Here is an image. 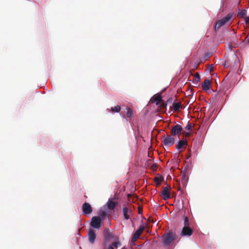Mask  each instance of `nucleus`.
I'll return each instance as SVG.
<instances>
[{
	"label": "nucleus",
	"mask_w": 249,
	"mask_h": 249,
	"mask_svg": "<svg viewBox=\"0 0 249 249\" xmlns=\"http://www.w3.org/2000/svg\"><path fill=\"white\" fill-rule=\"evenodd\" d=\"M190 156H186V160H188L190 158Z\"/></svg>",
	"instance_id": "41"
},
{
	"label": "nucleus",
	"mask_w": 249,
	"mask_h": 249,
	"mask_svg": "<svg viewBox=\"0 0 249 249\" xmlns=\"http://www.w3.org/2000/svg\"><path fill=\"white\" fill-rule=\"evenodd\" d=\"M104 220L99 218V216L94 215L92 216L89 222L90 229L93 230H100L104 225Z\"/></svg>",
	"instance_id": "4"
},
{
	"label": "nucleus",
	"mask_w": 249,
	"mask_h": 249,
	"mask_svg": "<svg viewBox=\"0 0 249 249\" xmlns=\"http://www.w3.org/2000/svg\"><path fill=\"white\" fill-rule=\"evenodd\" d=\"M201 80V76L199 74H197L196 75L193 79V80L192 81V83L195 85H198Z\"/></svg>",
	"instance_id": "22"
},
{
	"label": "nucleus",
	"mask_w": 249,
	"mask_h": 249,
	"mask_svg": "<svg viewBox=\"0 0 249 249\" xmlns=\"http://www.w3.org/2000/svg\"><path fill=\"white\" fill-rule=\"evenodd\" d=\"M184 129H186V130H188V131H192V125L191 124L189 123V122H188L187 125H186V126L184 127Z\"/></svg>",
	"instance_id": "31"
},
{
	"label": "nucleus",
	"mask_w": 249,
	"mask_h": 249,
	"mask_svg": "<svg viewBox=\"0 0 249 249\" xmlns=\"http://www.w3.org/2000/svg\"><path fill=\"white\" fill-rule=\"evenodd\" d=\"M178 139V141L175 144L176 149L179 150L184 149L187 144L186 139L185 138L180 139L179 138Z\"/></svg>",
	"instance_id": "12"
},
{
	"label": "nucleus",
	"mask_w": 249,
	"mask_h": 249,
	"mask_svg": "<svg viewBox=\"0 0 249 249\" xmlns=\"http://www.w3.org/2000/svg\"><path fill=\"white\" fill-rule=\"evenodd\" d=\"M173 107L175 111L179 110L181 107V105L179 103L174 102L173 103Z\"/></svg>",
	"instance_id": "25"
},
{
	"label": "nucleus",
	"mask_w": 249,
	"mask_h": 249,
	"mask_svg": "<svg viewBox=\"0 0 249 249\" xmlns=\"http://www.w3.org/2000/svg\"><path fill=\"white\" fill-rule=\"evenodd\" d=\"M166 102H167V104H173V98L172 97L168 98V99L167 100Z\"/></svg>",
	"instance_id": "34"
},
{
	"label": "nucleus",
	"mask_w": 249,
	"mask_h": 249,
	"mask_svg": "<svg viewBox=\"0 0 249 249\" xmlns=\"http://www.w3.org/2000/svg\"><path fill=\"white\" fill-rule=\"evenodd\" d=\"M105 246H107L108 249H113V247H115L114 243H108L107 245H105Z\"/></svg>",
	"instance_id": "32"
},
{
	"label": "nucleus",
	"mask_w": 249,
	"mask_h": 249,
	"mask_svg": "<svg viewBox=\"0 0 249 249\" xmlns=\"http://www.w3.org/2000/svg\"><path fill=\"white\" fill-rule=\"evenodd\" d=\"M205 249H215L214 247H212L211 244H207L205 246Z\"/></svg>",
	"instance_id": "33"
},
{
	"label": "nucleus",
	"mask_w": 249,
	"mask_h": 249,
	"mask_svg": "<svg viewBox=\"0 0 249 249\" xmlns=\"http://www.w3.org/2000/svg\"><path fill=\"white\" fill-rule=\"evenodd\" d=\"M189 174H188L181 172V180L182 185L184 187H186L187 186V183L189 180Z\"/></svg>",
	"instance_id": "16"
},
{
	"label": "nucleus",
	"mask_w": 249,
	"mask_h": 249,
	"mask_svg": "<svg viewBox=\"0 0 249 249\" xmlns=\"http://www.w3.org/2000/svg\"><path fill=\"white\" fill-rule=\"evenodd\" d=\"M193 234V230L190 226H183L180 232V235L181 237H190Z\"/></svg>",
	"instance_id": "13"
},
{
	"label": "nucleus",
	"mask_w": 249,
	"mask_h": 249,
	"mask_svg": "<svg viewBox=\"0 0 249 249\" xmlns=\"http://www.w3.org/2000/svg\"><path fill=\"white\" fill-rule=\"evenodd\" d=\"M81 211L83 214L89 215L92 213L93 209L89 203L85 202L81 207Z\"/></svg>",
	"instance_id": "8"
},
{
	"label": "nucleus",
	"mask_w": 249,
	"mask_h": 249,
	"mask_svg": "<svg viewBox=\"0 0 249 249\" xmlns=\"http://www.w3.org/2000/svg\"><path fill=\"white\" fill-rule=\"evenodd\" d=\"M115 206L114 202L111 198H109L108 201L103 206L101 207L97 212V215L99 218L104 220H107L108 218V214L111 210Z\"/></svg>",
	"instance_id": "1"
},
{
	"label": "nucleus",
	"mask_w": 249,
	"mask_h": 249,
	"mask_svg": "<svg viewBox=\"0 0 249 249\" xmlns=\"http://www.w3.org/2000/svg\"><path fill=\"white\" fill-rule=\"evenodd\" d=\"M141 233L136 231L134 232H133L131 236V240L133 245H135V240L139 237Z\"/></svg>",
	"instance_id": "21"
},
{
	"label": "nucleus",
	"mask_w": 249,
	"mask_h": 249,
	"mask_svg": "<svg viewBox=\"0 0 249 249\" xmlns=\"http://www.w3.org/2000/svg\"><path fill=\"white\" fill-rule=\"evenodd\" d=\"M175 142V139L172 135H166L162 139L163 144L166 147L171 146Z\"/></svg>",
	"instance_id": "9"
},
{
	"label": "nucleus",
	"mask_w": 249,
	"mask_h": 249,
	"mask_svg": "<svg viewBox=\"0 0 249 249\" xmlns=\"http://www.w3.org/2000/svg\"><path fill=\"white\" fill-rule=\"evenodd\" d=\"M126 110L124 111V114L123 111H121L120 114H122V117L126 119V118H131L134 117L132 110L130 108H125Z\"/></svg>",
	"instance_id": "15"
},
{
	"label": "nucleus",
	"mask_w": 249,
	"mask_h": 249,
	"mask_svg": "<svg viewBox=\"0 0 249 249\" xmlns=\"http://www.w3.org/2000/svg\"><path fill=\"white\" fill-rule=\"evenodd\" d=\"M212 55V53H210L209 52H206L204 53V55L203 56V57L201 58V60L202 61H205L206 60L208 59L210 57V56Z\"/></svg>",
	"instance_id": "26"
},
{
	"label": "nucleus",
	"mask_w": 249,
	"mask_h": 249,
	"mask_svg": "<svg viewBox=\"0 0 249 249\" xmlns=\"http://www.w3.org/2000/svg\"><path fill=\"white\" fill-rule=\"evenodd\" d=\"M236 67H240V63H239V59H237V61L236 62Z\"/></svg>",
	"instance_id": "40"
},
{
	"label": "nucleus",
	"mask_w": 249,
	"mask_h": 249,
	"mask_svg": "<svg viewBox=\"0 0 249 249\" xmlns=\"http://www.w3.org/2000/svg\"><path fill=\"white\" fill-rule=\"evenodd\" d=\"M191 168H192L191 161H187L186 165L184 167V168L181 171V172L189 174L191 172Z\"/></svg>",
	"instance_id": "18"
},
{
	"label": "nucleus",
	"mask_w": 249,
	"mask_h": 249,
	"mask_svg": "<svg viewBox=\"0 0 249 249\" xmlns=\"http://www.w3.org/2000/svg\"><path fill=\"white\" fill-rule=\"evenodd\" d=\"M203 89L208 93H212L214 92V90L212 89L210 87V80L208 79H206L202 84Z\"/></svg>",
	"instance_id": "14"
},
{
	"label": "nucleus",
	"mask_w": 249,
	"mask_h": 249,
	"mask_svg": "<svg viewBox=\"0 0 249 249\" xmlns=\"http://www.w3.org/2000/svg\"><path fill=\"white\" fill-rule=\"evenodd\" d=\"M182 126L179 124H176L173 125L171 128L172 135L177 137L179 139L181 131L182 130Z\"/></svg>",
	"instance_id": "11"
},
{
	"label": "nucleus",
	"mask_w": 249,
	"mask_h": 249,
	"mask_svg": "<svg viewBox=\"0 0 249 249\" xmlns=\"http://www.w3.org/2000/svg\"><path fill=\"white\" fill-rule=\"evenodd\" d=\"M202 62L203 61L201 60V59L200 58H199L198 60L196 61L194 64V68L195 69H197L198 68L199 63H200Z\"/></svg>",
	"instance_id": "30"
},
{
	"label": "nucleus",
	"mask_w": 249,
	"mask_h": 249,
	"mask_svg": "<svg viewBox=\"0 0 249 249\" xmlns=\"http://www.w3.org/2000/svg\"><path fill=\"white\" fill-rule=\"evenodd\" d=\"M228 48L231 51H233V49H232V45L231 44V43H229V45H228Z\"/></svg>",
	"instance_id": "37"
},
{
	"label": "nucleus",
	"mask_w": 249,
	"mask_h": 249,
	"mask_svg": "<svg viewBox=\"0 0 249 249\" xmlns=\"http://www.w3.org/2000/svg\"><path fill=\"white\" fill-rule=\"evenodd\" d=\"M183 222H184V226H190V222H189V219L186 216L183 215Z\"/></svg>",
	"instance_id": "28"
},
{
	"label": "nucleus",
	"mask_w": 249,
	"mask_h": 249,
	"mask_svg": "<svg viewBox=\"0 0 249 249\" xmlns=\"http://www.w3.org/2000/svg\"><path fill=\"white\" fill-rule=\"evenodd\" d=\"M108 112L113 114L116 113H119L121 111V107L120 106L117 105L116 106L111 107L110 108H107V109Z\"/></svg>",
	"instance_id": "17"
},
{
	"label": "nucleus",
	"mask_w": 249,
	"mask_h": 249,
	"mask_svg": "<svg viewBox=\"0 0 249 249\" xmlns=\"http://www.w3.org/2000/svg\"><path fill=\"white\" fill-rule=\"evenodd\" d=\"M162 98V96L160 94H159L154 99V102L155 103L156 106L159 105Z\"/></svg>",
	"instance_id": "23"
},
{
	"label": "nucleus",
	"mask_w": 249,
	"mask_h": 249,
	"mask_svg": "<svg viewBox=\"0 0 249 249\" xmlns=\"http://www.w3.org/2000/svg\"><path fill=\"white\" fill-rule=\"evenodd\" d=\"M236 13L239 16L240 18H242L247 15V10L245 8H242L241 9L238 8Z\"/></svg>",
	"instance_id": "20"
},
{
	"label": "nucleus",
	"mask_w": 249,
	"mask_h": 249,
	"mask_svg": "<svg viewBox=\"0 0 249 249\" xmlns=\"http://www.w3.org/2000/svg\"><path fill=\"white\" fill-rule=\"evenodd\" d=\"M241 46L242 47L245 48L249 45V36H247L245 38V41H242L241 42Z\"/></svg>",
	"instance_id": "24"
},
{
	"label": "nucleus",
	"mask_w": 249,
	"mask_h": 249,
	"mask_svg": "<svg viewBox=\"0 0 249 249\" xmlns=\"http://www.w3.org/2000/svg\"><path fill=\"white\" fill-rule=\"evenodd\" d=\"M161 195L164 200H166L170 198V195L168 189L167 188H164L162 192Z\"/></svg>",
	"instance_id": "19"
},
{
	"label": "nucleus",
	"mask_w": 249,
	"mask_h": 249,
	"mask_svg": "<svg viewBox=\"0 0 249 249\" xmlns=\"http://www.w3.org/2000/svg\"><path fill=\"white\" fill-rule=\"evenodd\" d=\"M160 180L159 179H158V181H160Z\"/></svg>",
	"instance_id": "43"
},
{
	"label": "nucleus",
	"mask_w": 249,
	"mask_h": 249,
	"mask_svg": "<svg viewBox=\"0 0 249 249\" xmlns=\"http://www.w3.org/2000/svg\"><path fill=\"white\" fill-rule=\"evenodd\" d=\"M178 238L176 233L171 230L164 233L161 237V243L164 247L169 246L173 241Z\"/></svg>",
	"instance_id": "2"
},
{
	"label": "nucleus",
	"mask_w": 249,
	"mask_h": 249,
	"mask_svg": "<svg viewBox=\"0 0 249 249\" xmlns=\"http://www.w3.org/2000/svg\"><path fill=\"white\" fill-rule=\"evenodd\" d=\"M212 92L213 93L212 94V99L214 102L215 105L220 106L223 102V96L225 93L220 90L217 92L214 91Z\"/></svg>",
	"instance_id": "5"
},
{
	"label": "nucleus",
	"mask_w": 249,
	"mask_h": 249,
	"mask_svg": "<svg viewBox=\"0 0 249 249\" xmlns=\"http://www.w3.org/2000/svg\"><path fill=\"white\" fill-rule=\"evenodd\" d=\"M86 237L88 238L89 242L91 245H93L97 239V233L96 231L92 229H88Z\"/></svg>",
	"instance_id": "7"
},
{
	"label": "nucleus",
	"mask_w": 249,
	"mask_h": 249,
	"mask_svg": "<svg viewBox=\"0 0 249 249\" xmlns=\"http://www.w3.org/2000/svg\"><path fill=\"white\" fill-rule=\"evenodd\" d=\"M198 148V146H197L196 149V150H197Z\"/></svg>",
	"instance_id": "42"
},
{
	"label": "nucleus",
	"mask_w": 249,
	"mask_h": 249,
	"mask_svg": "<svg viewBox=\"0 0 249 249\" xmlns=\"http://www.w3.org/2000/svg\"><path fill=\"white\" fill-rule=\"evenodd\" d=\"M211 69H212V66H209V67L208 68V69H207V70L206 71V72H207V71L210 72Z\"/></svg>",
	"instance_id": "39"
},
{
	"label": "nucleus",
	"mask_w": 249,
	"mask_h": 249,
	"mask_svg": "<svg viewBox=\"0 0 249 249\" xmlns=\"http://www.w3.org/2000/svg\"><path fill=\"white\" fill-rule=\"evenodd\" d=\"M222 65L224 68L227 69L230 67V64L228 60H225L222 62Z\"/></svg>",
	"instance_id": "29"
},
{
	"label": "nucleus",
	"mask_w": 249,
	"mask_h": 249,
	"mask_svg": "<svg viewBox=\"0 0 249 249\" xmlns=\"http://www.w3.org/2000/svg\"><path fill=\"white\" fill-rule=\"evenodd\" d=\"M211 69H212V66H209V67L208 68V69H207V70L206 71V72H207V71L210 72Z\"/></svg>",
	"instance_id": "38"
},
{
	"label": "nucleus",
	"mask_w": 249,
	"mask_h": 249,
	"mask_svg": "<svg viewBox=\"0 0 249 249\" xmlns=\"http://www.w3.org/2000/svg\"><path fill=\"white\" fill-rule=\"evenodd\" d=\"M123 213V219L127 220L133 217L132 210L125 205L122 208Z\"/></svg>",
	"instance_id": "10"
},
{
	"label": "nucleus",
	"mask_w": 249,
	"mask_h": 249,
	"mask_svg": "<svg viewBox=\"0 0 249 249\" xmlns=\"http://www.w3.org/2000/svg\"><path fill=\"white\" fill-rule=\"evenodd\" d=\"M234 14L232 11L229 12L226 16L215 23L213 26L214 31L215 32L218 31L222 27L228 23L234 17Z\"/></svg>",
	"instance_id": "3"
},
{
	"label": "nucleus",
	"mask_w": 249,
	"mask_h": 249,
	"mask_svg": "<svg viewBox=\"0 0 249 249\" xmlns=\"http://www.w3.org/2000/svg\"><path fill=\"white\" fill-rule=\"evenodd\" d=\"M244 22L246 23H248L249 22V16H247V15L246 16H244Z\"/></svg>",
	"instance_id": "35"
},
{
	"label": "nucleus",
	"mask_w": 249,
	"mask_h": 249,
	"mask_svg": "<svg viewBox=\"0 0 249 249\" xmlns=\"http://www.w3.org/2000/svg\"><path fill=\"white\" fill-rule=\"evenodd\" d=\"M118 240V236L112 232L109 231H105L104 232L103 246L104 247L105 245H107L110 240L117 241Z\"/></svg>",
	"instance_id": "6"
},
{
	"label": "nucleus",
	"mask_w": 249,
	"mask_h": 249,
	"mask_svg": "<svg viewBox=\"0 0 249 249\" xmlns=\"http://www.w3.org/2000/svg\"><path fill=\"white\" fill-rule=\"evenodd\" d=\"M118 241L117 242H115V246L116 247V248H117L118 247L121 246V243L120 241H119L118 240H117Z\"/></svg>",
	"instance_id": "36"
},
{
	"label": "nucleus",
	"mask_w": 249,
	"mask_h": 249,
	"mask_svg": "<svg viewBox=\"0 0 249 249\" xmlns=\"http://www.w3.org/2000/svg\"><path fill=\"white\" fill-rule=\"evenodd\" d=\"M145 227V224L143 223L142 221L141 222V225L138 227V229L136 230L138 232L141 234L143 230Z\"/></svg>",
	"instance_id": "27"
}]
</instances>
